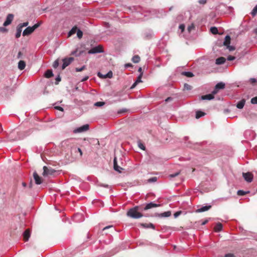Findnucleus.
Returning <instances> with one entry per match:
<instances>
[{
	"label": "nucleus",
	"mask_w": 257,
	"mask_h": 257,
	"mask_svg": "<svg viewBox=\"0 0 257 257\" xmlns=\"http://www.w3.org/2000/svg\"><path fill=\"white\" fill-rule=\"evenodd\" d=\"M230 37L229 36L227 35L225 38L224 41L223 42V45L225 46H227L228 45H229L230 43Z\"/></svg>",
	"instance_id": "obj_23"
},
{
	"label": "nucleus",
	"mask_w": 257,
	"mask_h": 257,
	"mask_svg": "<svg viewBox=\"0 0 257 257\" xmlns=\"http://www.w3.org/2000/svg\"><path fill=\"white\" fill-rule=\"evenodd\" d=\"M192 88V86L188 84L185 83L184 85V89L187 90H190Z\"/></svg>",
	"instance_id": "obj_36"
},
{
	"label": "nucleus",
	"mask_w": 257,
	"mask_h": 257,
	"mask_svg": "<svg viewBox=\"0 0 257 257\" xmlns=\"http://www.w3.org/2000/svg\"><path fill=\"white\" fill-rule=\"evenodd\" d=\"M74 60V58L73 57L69 58H65L62 60L63 61V65L62 68V69H64L67 66H68L69 64H70Z\"/></svg>",
	"instance_id": "obj_4"
},
{
	"label": "nucleus",
	"mask_w": 257,
	"mask_h": 257,
	"mask_svg": "<svg viewBox=\"0 0 257 257\" xmlns=\"http://www.w3.org/2000/svg\"><path fill=\"white\" fill-rule=\"evenodd\" d=\"M216 89H224L225 87V84L222 82L218 83L215 85Z\"/></svg>",
	"instance_id": "obj_25"
},
{
	"label": "nucleus",
	"mask_w": 257,
	"mask_h": 257,
	"mask_svg": "<svg viewBox=\"0 0 257 257\" xmlns=\"http://www.w3.org/2000/svg\"><path fill=\"white\" fill-rule=\"evenodd\" d=\"M205 113L201 111H197L196 113V118H199L201 116H203L205 115Z\"/></svg>",
	"instance_id": "obj_29"
},
{
	"label": "nucleus",
	"mask_w": 257,
	"mask_h": 257,
	"mask_svg": "<svg viewBox=\"0 0 257 257\" xmlns=\"http://www.w3.org/2000/svg\"><path fill=\"white\" fill-rule=\"evenodd\" d=\"M214 97V96H213V94H212L211 93V94H206L205 95H202L201 96V99L202 100H211V99H213Z\"/></svg>",
	"instance_id": "obj_18"
},
{
	"label": "nucleus",
	"mask_w": 257,
	"mask_h": 257,
	"mask_svg": "<svg viewBox=\"0 0 257 257\" xmlns=\"http://www.w3.org/2000/svg\"><path fill=\"white\" fill-rule=\"evenodd\" d=\"M224 257H233V254L231 253H228L225 254Z\"/></svg>",
	"instance_id": "obj_58"
},
{
	"label": "nucleus",
	"mask_w": 257,
	"mask_h": 257,
	"mask_svg": "<svg viewBox=\"0 0 257 257\" xmlns=\"http://www.w3.org/2000/svg\"><path fill=\"white\" fill-rule=\"evenodd\" d=\"M86 69L85 66H83L82 67L79 68H76L75 70L76 72H81Z\"/></svg>",
	"instance_id": "obj_40"
},
{
	"label": "nucleus",
	"mask_w": 257,
	"mask_h": 257,
	"mask_svg": "<svg viewBox=\"0 0 257 257\" xmlns=\"http://www.w3.org/2000/svg\"><path fill=\"white\" fill-rule=\"evenodd\" d=\"M157 181V177H152L148 180V182H155Z\"/></svg>",
	"instance_id": "obj_49"
},
{
	"label": "nucleus",
	"mask_w": 257,
	"mask_h": 257,
	"mask_svg": "<svg viewBox=\"0 0 257 257\" xmlns=\"http://www.w3.org/2000/svg\"><path fill=\"white\" fill-rule=\"evenodd\" d=\"M249 193V191H244L243 190H238L237 192V194L239 196H242V195H244L246 194H248Z\"/></svg>",
	"instance_id": "obj_32"
},
{
	"label": "nucleus",
	"mask_w": 257,
	"mask_h": 257,
	"mask_svg": "<svg viewBox=\"0 0 257 257\" xmlns=\"http://www.w3.org/2000/svg\"><path fill=\"white\" fill-rule=\"evenodd\" d=\"M43 170L44 171L42 174L44 176L52 175L56 172V171L52 168H48L46 166L43 167Z\"/></svg>",
	"instance_id": "obj_2"
},
{
	"label": "nucleus",
	"mask_w": 257,
	"mask_h": 257,
	"mask_svg": "<svg viewBox=\"0 0 257 257\" xmlns=\"http://www.w3.org/2000/svg\"><path fill=\"white\" fill-rule=\"evenodd\" d=\"M140 225L144 228H152L153 229H155V226L153 224L151 223H141Z\"/></svg>",
	"instance_id": "obj_19"
},
{
	"label": "nucleus",
	"mask_w": 257,
	"mask_h": 257,
	"mask_svg": "<svg viewBox=\"0 0 257 257\" xmlns=\"http://www.w3.org/2000/svg\"><path fill=\"white\" fill-rule=\"evenodd\" d=\"M59 66V61L58 60H56L54 61V62L53 64V67L54 68H57L58 66Z\"/></svg>",
	"instance_id": "obj_42"
},
{
	"label": "nucleus",
	"mask_w": 257,
	"mask_h": 257,
	"mask_svg": "<svg viewBox=\"0 0 257 257\" xmlns=\"http://www.w3.org/2000/svg\"><path fill=\"white\" fill-rule=\"evenodd\" d=\"M245 101L244 99H242L239 101L237 104L236 107L239 109H242L244 106Z\"/></svg>",
	"instance_id": "obj_21"
},
{
	"label": "nucleus",
	"mask_w": 257,
	"mask_h": 257,
	"mask_svg": "<svg viewBox=\"0 0 257 257\" xmlns=\"http://www.w3.org/2000/svg\"><path fill=\"white\" fill-rule=\"evenodd\" d=\"M77 35L78 38L81 39L83 36V32L79 29L77 31Z\"/></svg>",
	"instance_id": "obj_35"
},
{
	"label": "nucleus",
	"mask_w": 257,
	"mask_h": 257,
	"mask_svg": "<svg viewBox=\"0 0 257 257\" xmlns=\"http://www.w3.org/2000/svg\"><path fill=\"white\" fill-rule=\"evenodd\" d=\"M172 100V98H171V97H168V98L165 100V101H166V102H167V101H169V100Z\"/></svg>",
	"instance_id": "obj_64"
},
{
	"label": "nucleus",
	"mask_w": 257,
	"mask_h": 257,
	"mask_svg": "<svg viewBox=\"0 0 257 257\" xmlns=\"http://www.w3.org/2000/svg\"><path fill=\"white\" fill-rule=\"evenodd\" d=\"M112 227H113L112 225H109V226H106V227L103 228V230H106L107 229H108L109 228H111Z\"/></svg>",
	"instance_id": "obj_61"
},
{
	"label": "nucleus",
	"mask_w": 257,
	"mask_h": 257,
	"mask_svg": "<svg viewBox=\"0 0 257 257\" xmlns=\"http://www.w3.org/2000/svg\"><path fill=\"white\" fill-rule=\"evenodd\" d=\"M34 31V29L32 27H28L23 31V36H28L31 34Z\"/></svg>",
	"instance_id": "obj_11"
},
{
	"label": "nucleus",
	"mask_w": 257,
	"mask_h": 257,
	"mask_svg": "<svg viewBox=\"0 0 257 257\" xmlns=\"http://www.w3.org/2000/svg\"><path fill=\"white\" fill-rule=\"evenodd\" d=\"M53 76V72L51 70H47L45 73V76L49 78Z\"/></svg>",
	"instance_id": "obj_27"
},
{
	"label": "nucleus",
	"mask_w": 257,
	"mask_h": 257,
	"mask_svg": "<svg viewBox=\"0 0 257 257\" xmlns=\"http://www.w3.org/2000/svg\"><path fill=\"white\" fill-rule=\"evenodd\" d=\"M142 77V73H141L139 76L137 77V79L135 82L132 85V86L131 87V89L134 88L136 85L140 82H142L141 79Z\"/></svg>",
	"instance_id": "obj_15"
},
{
	"label": "nucleus",
	"mask_w": 257,
	"mask_h": 257,
	"mask_svg": "<svg viewBox=\"0 0 257 257\" xmlns=\"http://www.w3.org/2000/svg\"><path fill=\"white\" fill-rule=\"evenodd\" d=\"M180 29L181 30L182 32L184 31L185 29V25L183 24H181L179 26Z\"/></svg>",
	"instance_id": "obj_55"
},
{
	"label": "nucleus",
	"mask_w": 257,
	"mask_h": 257,
	"mask_svg": "<svg viewBox=\"0 0 257 257\" xmlns=\"http://www.w3.org/2000/svg\"><path fill=\"white\" fill-rule=\"evenodd\" d=\"M77 27L76 26L73 27L72 29L69 32L68 36L70 37L72 35L74 34L77 31Z\"/></svg>",
	"instance_id": "obj_26"
},
{
	"label": "nucleus",
	"mask_w": 257,
	"mask_h": 257,
	"mask_svg": "<svg viewBox=\"0 0 257 257\" xmlns=\"http://www.w3.org/2000/svg\"><path fill=\"white\" fill-rule=\"evenodd\" d=\"M251 103L252 104H257V96H255L251 98Z\"/></svg>",
	"instance_id": "obj_45"
},
{
	"label": "nucleus",
	"mask_w": 257,
	"mask_h": 257,
	"mask_svg": "<svg viewBox=\"0 0 257 257\" xmlns=\"http://www.w3.org/2000/svg\"><path fill=\"white\" fill-rule=\"evenodd\" d=\"M210 31L213 34H217L218 33V29L216 27H211Z\"/></svg>",
	"instance_id": "obj_34"
},
{
	"label": "nucleus",
	"mask_w": 257,
	"mask_h": 257,
	"mask_svg": "<svg viewBox=\"0 0 257 257\" xmlns=\"http://www.w3.org/2000/svg\"><path fill=\"white\" fill-rule=\"evenodd\" d=\"M138 146H139V147L143 150H145V146L142 144L141 143V142H139V144H138Z\"/></svg>",
	"instance_id": "obj_46"
},
{
	"label": "nucleus",
	"mask_w": 257,
	"mask_h": 257,
	"mask_svg": "<svg viewBox=\"0 0 257 257\" xmlns=\"http://www.w3.org/2000/svg\"><path fill=\"white\" fill-rule=\"evenodd\" d=\"M55 108L58 109V110H60L61 111H63V108L62 107H61V106H56V107H55Z\"/></svg>",
	"instance_id": "obj_57"
},
{
	"label": "nucleus",
	"mask_w": 257,
	"mask_h": 257,
	"mask_svg": "<svg viewBox=\"0 0 257 257\" xmlns=\"http://www.w3.org/2000/svg\"><path fill=\"white\" fill-rule=\"evenodd\" d=\"M257 14V5L253 8V10L251 12V15L252 16H255Z\"/></svg>",
	"instance_id": "obj_43"
},
{
	"label": "nucleus",
	"mask_w": 257,
	"mask_h": 257,
	"mask_svg": "<svg viewBox=\"0 0 257 257\" xmlns=\"http://www.w3.org/2000/svg\"><path fill=\"white\" fill-rule=\"evenodd\" d=\"M199 3L200 4H205L206 3V0H199Z\"/></svg>",
	"instance_id": "obj_56"
},
{
	"label": "nucleus",
	"mask_w": 257,
	"mask_h": 257,
	"mask_svg": "<svg viewBox=\"0 0 257 257\" xmlns=\"http://www.w3.org/2000/svg\"><path fill=\"white\" fill-rule=\"evenodd\" d=\"M171 215V212L170 211L165 212L164 213L159 214L158 216L161 217H169Z\"/></svg>",
	"instance_id": "obj_22"
},
{
	"label": "nucleus",
	"mask_w": 257,
	"mask_h": 257,
	"mask_svg": "<svg viewBox=\"0 0 257 257\" xmlns=\"http://www.w3.org/2000/svg\"><path fill=\"white\" fill-rule=\"evenodd\" d=\"M28 25H29V22H26L23 23L22 24H20L18 26H19L20 27L23 28L24 27L27 26Z\"/></svg>",
	"instance_id": "obj_44"
},
{
	"label": "nucleus",
	"mask_w": 257,
	"mask_h": 257,
	"mask_svg": "<svg viewBox=\"0 0 257 257\" xmlns=\"http://www.w3.org/2000/svg\"><path fill=\"white\" fill-rule=\"evenodd\" d=\"M226 48L230 51H232L235 50V47L232 46L228 45L227 46H226Z\"/></svg>",
	"instance_id": "obj_47"
},
{
	"label": "nucleus",
	"mask_w": 257,
	"mask_h": 257,
	"mask_svg": "<svg viewBox=\"0 0 257 257\" xmlns=\"http://www.w3.org/2000/svg\"><path fill=\"white\" fill-rule=\"evenodd\" d=\"M103 52V47L101 45H98L91 49L89 51V54H95Z\"/></svg>",
	"instance_id": "obj_3"
},
{
	"label": "nucleus",
	"mask_w": 257,
	"mask_h": 257,
	"mask_svg": "<svg viewBox=\"0 0 257 257\" xmlns=\"http://www.w3.org/2000/svg\"><path fill=\"white\" fill-rule=\"evenodd\" d=\"M77 151L80 153V156L81 157L82 156V154H83L80 148H78L77 149Z\"/></svg>",
	"instance_id": "obj_60"
},
{
	"label": "nucleus",
	"mask_w": 257,
	"mask_h": 257,
	"mask_svg": "<svg viewBox=\"0 0 257 257\" xmlns=\"http://www.w3.org/2000/svg\"><path fill=\"white\" fill-rule=\"evenodd\" d=\"M132 61L135 63H139L140 61V57L139 55H135L132 58Z\"/></svg>",
	"instance_id": "obj_28"
},
{
	"label": "nucleus",
	"mask_w": 257,
	"mask_h": 257,
	"mask_svg": "<svg viewBox=\"0 0 257 257\" xmlns=\"http://www.w3.org/2000/svg\"><path fill=\"white\" fill-rule=\"evenodd\" d=\"M30 237V230L29 229H26L23 233V239L25 241H27Z\"/></svg>",
	"instance_id": "obj_13"
},
{
	"label": "nucleus",
	"mask_w": 257,
	"mask_h": 257,
	"mask_svg": "<svg viewBox=\"0 0 257 257\" xmlns=\"http://www.w3.org/2000/svg\"><path fill=\"white\" fill-rule=\"evenodd\" d=\"M22 56H23V53H22V52L19 51L18 54V55H17V58L18 59L22 58Z\"/></svg>",
	"instance_id": "obj_51"
},
{
	"label": "nucleus",
	"mask_w": 257,
	"mask_h": 257,
	"mask_svg": "<svg viewBox=\"0 0 257 257\" xmlns=\"http://www.w3.org/2000/svg\"><path fill=\"white\" fill-rule=\"evenodd\" d=\"M42 24V22L40 21L38 22L37 24H35L33 26H32V27L34 29V31H35L36 29L39 27Z\"/></svg>",
	"instance_id": "obj_33"
},
{
	"label": "nucleus",
	"mask_w": 257,
	"mask_h": 257,
	"mask_svg": "<svg viewBox=\"0 0 257 257\" xmlns=\"http://www.w3.org/2000/svg\"><path fill=\"white\" fill-rule=\"evenodd\" d=\"M179 174H180L179 172H177V173H174V174H171L170 175V177H171V178L175 177L177 176H178Z\"/></svg>",
	"instance_id": "obj_54"
},
{
	"label": "nucleus",
	"mask_w": 257,
	"mask_h": 257,
	"mask_svg": "<svg viewBox=\"0 0 257 257\" xmlns=\"http://www.w3.org/2000/svg\"><path fill=\"white\" fill-rule=\"evenodd\" d=\"M256 80L255 78H250L249 79V82L251 84H254V83H256Z\"/></svg>",
	"instance_id": "obj_53"
},
{
	"label": "nucleus",
	"mask_w": 257,
	"mask_h": 257,
	"mask_svg": "<svg viewBox=\"0 0 257 257\" xmlns=\"http://www.w3.org/2000/svg\"><path fill=\"white\" fill-rule=\"evenodd\" d=\"M182 211H178L176 212H175L174 214V216L175 218L177 217L178 216H179L180 215H181L182 214Z\"/></svg>",
	"instance_id": "obj_48"
},
{
	"label": "nucleus",
	"mask_w": 257,
	"mask_h": 257,
	"mask_svg": "<svg viewBox=\"0 0 257 257\" xmlns=\"http://www.w3.org/2000/svg\"><path fill=\"white\" fill-rule=\"evenodd\" d=\"M242 176L244 180L248 182H251L252 181L253 175L251 173H243Z\"/></svg>",
	"instance_id": "obj_8"
},
{
	"label": "nucleus",
	"mask_w": 257,
	"mask_h": 257,
	"mask_svg": "<svg viewBox=\"0 0 257 257\" xmlns=\"http://www.w3.org/2000/svg\"><path fill=\"white\" fill-rule=\"evenodd\" d=\"M89 125L88 124H84L82 125V126H80L77 129H75L74 130V133H81L83 132L87 131L89 130Z\"/></svg>",
	"instance_id": "obj_7"
},
{
	"label": "nucleus",
	"mask_w": 257,
	"mask_h": 257,
	"mask_svg": "<svg viewBox=\"0 0 257 257\" xmlns=\"http://www.w3.org/2000/svg\"><path fill=\"white\" fill-rule=\"evenodd\" d=\"M194 28H195V26H194V24H192L190 26H189L188 27L187 30L189 32H190L192 30H194Z\"/></svg>",
	"instance_id": "obj_41"
},
{
	"label": "nucleus",
	"mask_w": 257,
	"mask_h": 257,
	"mask_svg": "<svg viewBox=\"0 0 257 257\" xmlns=\"http://www.w3.org/2000/svg\"><path fill=\"white\" fill-rule=\"evenodd\" d=\"M113 168L114 170L119 173H121L123 169L117 163V160L116 157H114L113 160Z\"/></svg>",
	"instance_id": "obj_6"
},
{
	"label": "nucleus",
	"mask_w": 257,
	"mask_h": 257,
	"mask_svg": "<svg viewBox=\"0 0 257 257\" xmlns=\"http://www.w3.org/2000/svg\"><path fill=\"white\" fill-rule=\"evenodd\" d=\"M5 89H6L7 93L11 95L13 94L15 92V89L13 88L6 87Z\"/></svg>",
	"instance_id": "obj_31"
},
{
	"label": "nucleus",
	"mask_w": 257,
	"mask_h": 257,
	"mask_svg": "<svg viewBox=\"0 0 257 257\" xmlns=\"http://www.w3.org/2000/svg\"><path fill=\"white\" fill-rule=\"evenodd\" d=\"M222 229V224L218 222L214 227V230L215 232H219Z\"/></svg>",
	"instance_id": "obj_16"
},
{
	"label": "nucleus",
	"mask_w": 257,
	"mask_h": 257,
	"mask_svg": "<svg viewBox=\"0 0 257 257\" xmlns=\"http://www.w3.org/2000/svg\"><path fill=\"white\" fill-rule=\"evenodd\" d=\"M89 144H91L92 143H96V144H97L98 145H99V141L98 139H90V141H89Z\"/></svg>",
	"instance_id": "obj_37"
},
{
	"label": "nucleus",
	"mask_w": 257,
	"mask_h": 257,
	"mask_svg": "<svg viewBox=\"0 0 257 257\" xmlns=\"http://www.w3.org/2000/svg\"><path fill=\"white\" fill-rule=\"evenodd\" d=\"M211 208V205L203 206V207H201L200 208L197 209L196 212H198V213L204 212V211L208 210Z\"/></svg>",
	"instance_id": "obj_14"
},
{
	"label": "nucleus",
	"mask_w": 257,
	"mask_h": 257,
	"mask_svg": "<svg viewBox=\"0 0 257 257\" xmlns=\"http://www.w3.org/2000/svg\"><path fill=\"white\" fill-rule=\"evenodd\" d=\"M113 73L111 71H109L106 74L102 75L100 72L98 73V76L102 78H111L112 77Z\"/></svg>",
	"instance_id": "obj_12"
},
{
	"label": "nucleus",
	"mask_w": 257,
	"mask_h": 257,
	"mask_svg": "<svg viewBox=\"0 0 257 257\" xmlns=\"http://www.w3.org/2000/svg\"><path fill=\"white\" fill-rule=\"evenodd\" d=\"M14 18V15L13 14H8L6 20L3 24L4 26L6 27V26L10 25L12 23V21H13Z\"/></svg>",
	"instance_id": "obj_5"
},
{
	"label": "nucleus",
	"mask_w": 257,
	"mask_h": 257,
	"mask_svg": "<svg viewBox=\"0 0 257 257\" xmlns=\"http://www.w3.org/2000/svg\"><path fill=\"white\" fill-rule=\"evenodd\" d=\"M125 67H129L132 66V65L131 63H127L125 65Z\"/></svg>",
	"instance_id": "obj_63"
},
{
	"label": "nucleus",
	"mask_w": 257,
	"mask_h": 257,
	"mask_svg": "<svg viewBox=\"0 0 257 257\" xmlns=\"http://www.w3.org/2000/svg\"><path fill=\"white\" fill-rule=\"evenodd\" d=\"M160 206H161V205L160 204H156V203H154L153 202H150V203L146 204L145 207L144 208L143 210H147L151 209L152 208L158 207Z\"/></svg>",
	"instance_id": "obj_9"
},
{
	"label": "nucleus",
	"mask_w": 257,
	"mask_h": 257,
	"mask_svg": "<svg viewBox=\"0 0 257 257\" xmlns=\"http://www.w3.org/2000/svg\"><path fill=\"white\" fill-rule=\"evenodd\" d=\"M225 58L223 57H220L216 59V64L220 65L223 64L225 62Z\"/></svg>",
	"instance_id": "obj_20"
},
{
	"label": "nucleus",
	"mask_w": 257,
	"mask_h": 257,
	"mask_svg": "<svg viewBox=\"0 0 257 257\" xmlns=\"http://www.w3.org/2000/svg\"><path fill=\"white\" fill-rule=\"evenodd\" d=\"M139 206L130 209L126 213V215L132 218L137 219L143 216V214L139 212Z\"/></svg>",
	"instance_id": "obj_1"
},
{
	"label": "nucleus",
	"mask_w": 257,
	"mask_h": 257,
	"mask_svg": "<svg viewBox=\"0 0 257 257\" xmlns=\"http://www.w3.org/2000/svg\"><path fill=\"white\" fill-rule=\"evenodd\" d=\"M89 78V77L88 76H85V77H84L81 81L82 82H83V81H86Z\"/></svg>",
	"instance_id": "obj_59"
},
{
	"label": "nucleus",
	"mask_w": 257,
	"mask_h": 257,
	"mask_svg": "<svg viewBox=\"0 0 257 257\" xmlns=\"http://www.w3.org/2000/svg\"><path fill=\"white\" fill-rule=\"evenodd\" d=\"M105 102L102 101H98L95 103L94 105L96 106H101L104 105Z\"/></svg>",
	"instance_id": "obj_38"
},
{
	"label": "nucleus",
	"mask_w": 257,
	"mask_h": 257,
	"mask_svg": "<svg viewBox=\"0 0 257 257\" xmlns=\"http://www.w3.org/2000/svg\"><path fill=\"white\" fill-rule=\"evenodd\" d=\"M33 177L36 184L39 185L42 183L43 180L42 178L40 177L36 172H34Z\"/></svg>",
	"instance_id": "obj_10"
},
{
	"label": "nucleus",
	"mask_w": 257,
	"mask_h": 257,
	"mask_svg": "<svg viewBox=\"0 0 257 257\" xmlns=\"http://www.w3.org/2000/svg\"><path fill=\"white\" fill-rule=\"evenodd\" d=\"M8 30L7 28L3 27H0V32L2 33H6L8 32Z\"/></svg>",
	"instance_id": "obj_39"
},
{
	"label": "nucleus",
	"mask_w": 257,
	"mask_h": 257,
	"mask_svg": "<svg viewBox=\"0 0 257 257\" xmlns=\"http://www.w3.org/2000/svg\"><path fill=\"white\" fill-rule=\"evenodd\" d=\"M218 90L216 89V87H215L214 89L212 91L211 94H213V96H214V95L218 93Z\"/></svg>",
	"instance_id": "obj_52"
},
{
	"label": "nucleus",
	"mask_w": 257,
	"mask_h": 257,
	"mask_svg": "<svg viewBox=\"0 0 257 257\" xmlns=\"http://www.w3.org/2000/svg\"><path fill=\"white\" fill-rule=\"evenodd\" d=\"M22 31V28L20 27L19 26H18L17 27V32L16 34V37L17 38H19L20 37L21 33Z\"/></svg>",
	"instance_id": "obj_24"
},
{
	"label": "nucleus",
	"mask_w": 257,
	"mask_h": 257,
	"mask_svg": "<svg viewBox=\"0 0 257 257\" xmlns=\"http://www.w3.org/2000/svg\"><path fill=\"white\" fill-rule=\"evenodd\" d=\"M25 62L23 60H20L18 63V68L21 70H23L25 69Z\"/></svg>",
	"instance_id": "obj_17"
},
{
	"label": "nucleus",
	"mask_w": 257,
	"mask_h": 257,
	"mask_svg": "<svg viewBox=\"0 0 257 257\" xmlns=\"http://www.w3.org/2000/svg\"><path fill=\"white\" fill-rule=\"evenodd\" d=\"M235 57L234 56H228L227 57V60L228 61H232V60H234L235 59Z\"/></svg>",
	"instance_id": "obj_50"
},
{
	"label": "nucleus",
	"mask_w": 257,
	"mask_h": 257,
	"mask_svg": "<svg viewBox=\"0 0 257 257\" xmlns=\"http://www.w3.org/2000/svg\"><path fill=\"white\" fill-rule=\"evenodd\" d=\"M208 220H205V221H204L203 222H202L201 223V225H203L206 224L208 222Z\"/></svg>",
	"instance_id": "obj_62"
},
{
	"label": "nucleus",
	"mask_w": 257,
	"mask_h": 257,
	"mask_svg": "<svg viewBox=\"0 0 257 257\" xmlns=\"http://www.w3.org/2000/svg\"><path fill=\"white\" fill-rule=\"evenodd\" d=\"M182 75L188 77H192L194 76V74L191 72H183Z\"/></svg>",
	"instance_id": "obj_30"
}]
</instances>
